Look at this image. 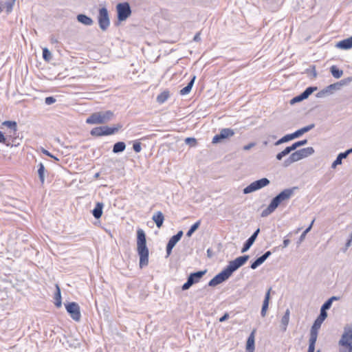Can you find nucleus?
Segmentation results:
<instances>
[{
    "instance_id": "obj_1",
    "label": "nucleus",
    "mask_w": 352,
    "mask_h": 352,
    "mask_svg": "<svg viewBox=\"0 0 352 352\" xmlns=\"http://www.w3.org/2000/svg\"><path fill=\"white\" fill-rule=\"evenodd\" d=\"M249 255H243L236 258L228 263V265L219 274L215 275L208 283L210 287H215L228 280L232 274L243 266L249 259Z\"/></svg>"
},
{
    "instance_id": "obj_2",
    "label": "nucleus",
    "mask_w": 352,
    "mask_h": 352,
    "mask_svg": "<svg viewBox=\"0 0 352 352\" xmlns=\"http://www.w3.org/2000/svg\"><path fill=\"white\" fill-rule=\"evenodd\" d=\"M298 189L297 186L291 188H285L279 192L271 200L268 206L262 211L261 216L266 217L275 211L281 202L288 200L294 195L296 190Z\"/></svg>"
},
{
    "instance_id": "obj_3",
    "label": "nucleus",
    "mask_w": 352,
    "mask_h": 352,
    "mask_svg": "<svg viewBox=\"0 0 352 352\" xmlns=\"http://www.w3.org/2000/svg\"><path fill=\"white\" fill-rule=\"evenodd\" d=\"M137 252L140 256V267L143 268L148 264L149 250L146 245V238L144 231L137 230Z\"/></svg>"
},
{
    "instance_id": "obj_4",
    "label": "nucleus",
    "mask_w": 352,
    "mask_h": 352,
    "mask_svg": "<svg viewBox=\"0 0 352 352\" xmlns=\"http://www.w3.org/2000/svg\"><path fill=\"white\" fill-rule=\"evenodd\" d=\"M114 118V113L108 110L105 111H98L91 113L86 120V123L89 124H105Z\"/></svg>"
},
{
    "instance_id": "obj_5",
    "label": "nucleus",
    "mask_w": 352,
    "mask_h": 352,
    "mask_svg": "<svg viewBox=\"0 0 352 352\" xmlns=\"http://www.w3.org/2000/svg\"><path fill=\"white\" fill-rule=\"evenodd\" d=\"M122 125L120 124H117L113 126H100L93 128L90 134L92 136L95 137H100L104 135H111L116 133L121 128Z\"/></svg>"
},
{
    "instance_id": "obj_6",
    "label": "nucleus",
    "mask_w": 352,
    "mask_h": 352,
    "mask_svg": "<svg viewBox=\"0 0 352 352\" xmlns=\"http://www.w3.org/2000/svg\"><path fill=\"white\" fill-rule=\"evenodd\" d=\"M116 11L117 18L120 22L126 20L131 14V8L128 2L118 3Z\"/></svg>"
},
{
    "instance_id": "obj_7",
    "label": "nucleus",
    "mask_w": 352,
    "mask_h": 352,
    "mask_svg": "<svg viewBox=\"0 0 352 352\" xmlns=\"http://www.w3.org/2000/svg\"><path fill=\"white\" fill-rule=\"evenodd\" d=\"M206 272L205 270L190 273L187 278V281L182 286V289L186 291L194 284L199 283Z\"/></svg>"
},
{
    "instance_id": "obj_8",
    "label": "nucleus",
    "mask_w": 352,
    "mask_h": 352,
    "mask_svg": "<svg viewBox=\"0 0 352 352\" xmlns=\"http://www.w3.org/2000/svg\"><path fill=\"white\" fill-rule=\"evenodd\" d=\"M270 183V181L267 178L263 177L251 183L243 190V192L244 194H249L267 186Z\"/></svg>"
},
{
    "instance_id": "obj_9",
    "label": "nucleus",
    "mask_w": 352,
    "mask_h": 352,
    "mask_svg": "<svg viewBox=\"0 0 352 352\" xmlns=\"http://www.w3.org/2000/svg\"><path fill=\"white\" fill-rule=\"evenodd\" d=\"M98 21L100 28L102 31H106L110 25V19L109 12L105 7L99 8Z\"/></svg>"
},
{
    "instance_id": "obj_10",
    "label": "nucleus",
    "mask_w": 352,
    "mask_h": 352,
    "mask_svg": "<svg viewBox=\"0 0 352 352\" xmlns=\"http://www.w3.org/2000/svg\"><path fill=\"white\" fill-rule=\"evenodd\" d=\"M338 344L341 346H352V325L346 324Z\"/></svg>"
},
{
    "instance_id": "obj_11",
    "label": "nucleus",
    "mask_w": 352,
    "mask_h": 352,
    "mask_svg": "<svg viewBox=\"0 0 352 352\" xmlns=\"http://www.w3.org/2000/svg\"><path fill=\"white\" fill-rule=\"evenodd\" d=\"M65 306L70 317L74 320L78 322L81 318L79 305L76 302H70L65 303Z\"/></svg>"
},
{
    "instance_id": "obj_12",
    "label": "nucleus",
    "mask_w": 352,
    "mask_h": 352,
    "mask_svg": "<svg viewBox=\"0 0 352 352\" xmlns=\"http://www.w3.org/2000/svg\"><path fill=\"white\" fill-rule=\"evenodd\" d=\"M234 135L233 129L230 128L222 129L219 133L213 137L212 143L218 144L221 142L223 140L229 138Z\"/></svg>"
},
{
    "instance_id": "obj_13",
    "label": "nucleus",
    "mask_w": 352,
    "mask_h": 352,
    "mask_svg": "<svg viewBox=\"0 0 352 352\" xmlns=\"http://www.w3.org/2000/svg\"><path fill=\"white\" fill-rule=\"evenodd\" d=\"M260 228H257L254 233L245 241L241 249V253L247 252L255 242L258 234Z\"/></svg>"
},
{
    "instance_id": "obj_14",
    "label": "nucleus",
    "mask_w": 352,
    "mask_h": 352,
    "mask_svg": "<svg viewBox=\"0 0 352 352\" xmlns=\"http://www.w3.org/2000/svg\"><path fill=\"white\" fill-rule=\"evenodd\" d=\"M255 333L256 329H254L248 336L246 342L245 349L254 351L255 349Z\"/></svg>"
},
{
    "instance_id": "obj_15",
    "label": "nucleus",
    "mask_w": 352,
    "mask_h": 352,
    "mask_svg": "<svg viewBox=\"0 0 352 352\" xmlns=\"http://www.w3.org/2000/svg\"><path fill=\"white\" fill-rule=\"evenodd\" d=\"M76 19L79 23L87 26L92 25L94 23L93 19L85 14H78Z\"/></svg>"
},
{
    "instance_id": "obj_16",
    "label": "nucleus",
    "mask_w": 352,
    "mask_h": 352,
    "mask_svg": "<svg viewBox=\"0 0 352 352\" xmlns=\"http://www.w3.org/2000/svg\"><path fill=\"white\" fill-rule=\"evenodd\" d=\"M327 316H328L327 314H324V313L320 311L319 316L315 320V321L311 328H312L314 329L318 330L320 328L322 323L327 318Z\"/></svg>"
},
{
    "instance_id": "obj_17",
    "label": "nucleus",
    "mask_w": 352,
    "mask_h": 352,
    "mask_svg": "<svg viewBox=\"0 0 352 352\" xmlns=\"http://www.w3.org/2000/svg\"><path fill=\"white\" fill-rule=\"evenodd\" d=\"M104 204L102 202H97L95 208L91 210V213L95 219H99L102 215Z\"/></svg>"
},
{
    "instance_id": "obj_18",
    "label": "nucleus",
    "mask_w": 352,
    "mask_h": 352,
    "mask_svg": "<svg viewBox=\"0 0 352 352\" xmlns=\"http://www.w3.org/2000/svg\"><path fill=\"white\" fill-rule=\"evenodd\" d=\"M336 46L342 50H349L352 48V36L340 41L337 43Z\"/></svg>"
},
{
    "instance_id": "obj_19",
    "label": "nucleus",
    "mask_w": 352,
    "mask_h": 352,
    "mask_svg": "<svg viewBox=\"0 0 352 352\" xmlns=\"http://www.w3.org/2000/svg\"><path fill=\"white\" fill-rule=\"evenodd\" d=\"M152 219L155 223L156 226L160 228L163 225L164 217L162 212L158 211L153 214Z\"/></svg>"
},
{
    "instance_id": "obj_20",
    "label": "nucleus",
    "mask_w": 352,
    "mask_h": 352,
    "mask_svg": "<svg viewBox=\"0 0 352 352\" xmlns=\"http://www.w3.org/2000/svg\"><path fill=\"white\" fill-rule=\"evenodd\" d=\"M349 153L345 151L344 152L340 153L336 159L333 161L331 164L332 168H336L338 165H340L342 163V160L348 157Z\"/></svg>"
},
{
    "instance_id": "obj_21",
    "label": "nucleus",
    "mask_w": 352,
    "mask_h": 352,
    "mask_svg": "<svg viewBox=\"0 0 352 352\" xmlns=\"http://www.w3.org/2000/svg\"><path fill=\"white\" fill-rule=\"evenodd\" d=\"M195 79H196V76H193L192 77V78L190 79V80L187 84V85L179 91V94L182 96L188 94L190 92L192 87L195 83Z\"/></svg>"
},
{
    "instance_id": "obj_22",
    "label": "nucleus",
    "mask_w": 352,
    "mask_h": 352,
    "mask_svg": "<svg viewBox=\"0 0 352 352\" xmlns=\"http://www.w3.org/2000/svg\"><path fill=\"white\" fill-rule=\"evenodd\" d=\"M54 305L56 307L59 308L62 305V298H61V292L60 288L58 285H56V292L54 293Z\"/></svg>"
},
{
    "instance_id": "obj_23",
    "label": "nucleus",
    "mask_w": 352,
    "mask_h": 352,
    "mask_svg": "<svg viewBox=\"0 0 352 352\" xmlns=\"http://www.w3.org/2000/svg\"><path fill=\"white\" fill-rule=\"evenodd\" d=\"M314 127H315V124L314 123L310 124L305 126L296 131L295 132H294V135H295L296 138H299L304 133L313 129Z\"/></svg>"
},
{
    "instance_id": "obj_24",
    "label": "nucleus",
    "mask_w": 352,
    "mask_h": 352,
    "mask_svg": "<svg viewBox=\"0 0 352 352\" xmlns=\"http://www.w3.org/2000/svg\"><path fill=\"white\" fill-rule=\"evenodd\" d=\"M289 315H290V311L289 309H287L285 312V314L282 317L281 321H280L282 329L283 331H285L287 329V325L289 324Z\"/></svg>"
},
{
    "instance_id": "obj_25",
    "label": "nucleus",
    "mask_w": 352,
    "mask_h": 352,
    "mask_svg": "<svg viewBox=\"0 0 352 352\" xmlns=\"http://www.w3.org/2000/svg\"><path fill=\"white\" fill-rule=\"evenodd\" d=\"M318 334V330L314 329L311 328L310 336H309V346H316Z\"/></svg>"
},
{
    "instance_id": "obj_26",
    "label": "nucleus",
    "mask_w": 352,
    "mask_h": 352,
    "mask_svg": "<svg viewBox=\"0 0 352 352\" xmlns=\"http://www.w3.org/2000/svg\"><path fill=\"white\" fill-rule=\"evenodd\" d=\"M2 126H6L10 129V131L14 133V135H15L16 132L17 131V123L16 121L6 120L2 122Z\"/></svg>"
},
{
    "instance_id": "obj_27",
    "label": "nucleus",
    "mask_w": 352,
    "mask_h": 352,
    "mask_svg": "<svg viewBox=\"0 0 352 352\" xmlns=\"http://www.w3.org/2000/svg\"><path fill=\"white\" fill-rule=\"evenodd\" d=\"M169 97L170 91L166 89L157 96L156 101L159 104H163L168 99Z\"/></svg>"
},
{
    "instance_id": "obj_28",
    "label": "nucleus",
    "mask_w": 352,
    "mask_h": 352,
    "mask_svg": "<svg viewBox=\"0 0 352 352\" xmlns=\"http://www.w3.org/2000/svg\"><path fill=\"white\" fill-rule=\"evenodd\" d=\"M126 148V144L124 142H117L113 144L112 152L113 153H120Z\"/></svg>"
},
{
    "instance_id": "obj_29",
    "label": "nucleus",
    "mask_w": 352,
    "mask_h": 352,
    "mask_svg": "<svg viewBox=\"0 0 352 352\" xmlns=\"http://www.w3.org/2000/svg\"><path fill=\"white\" fill-rule=\"evenodd\" d=\"M302 159L313 155L315 152L313 147H307L298 150Z\"/></svg>"
},
{
    "instance_id": "obj_30",
    "label": "nucleus",
    "mask_w": 352,
    "mask_h": 352,
    "mask_svg": "<svg viewBox=\"0 0 352 352\" xmlns=\"http://www.w3.org/2000/svg\"><path fill=\"white\" fill-rule=\"evenodd\" d=\"M38 177H39V179H40V182L42 184H44V182H45V166L43 165V164L42 162H40L38 164Z\"/></svg>"
},
{
    "instance_id": "obj_31",
    "label": "nucleus",
    "mask_w": 352,
    "mask_h": 352,
    "mask_svg": "<svg viewBox=\"0 0 352 352\" xmlns=\"http://www.w3.org/2000/svg\"><path fill=\"white\" fill-rule=\"evenodd\" d=\"M296 137L294 135V133H290V134H287L285 135H284L283 137H282L280 139H279L278 140H277L276 142H275V145H279L280 144H283V143H285V142H287L290 140H292L294 139H295Z\"/></svg>"
},
{
    "instance_id": "obj_32",
    "label": "nucleus",
    "mask_w": 352,
    "mask_h": 352,
    "mask_svg": "<svg viewBox=\"0 0 352 352\" xmlns=\"http://www.w3.org/2000/svg\"><path fill=\"white\" fill-rule=\"evenodd\" d=\"M330 72L336 78H340L343 74V71L338 68L336 65H332L330 67Z\"/></svg>"
},
{
    "instance_id": "obj_33",
    "label": "nucleus",
    "mask_w": 352,
    "mask_h": 352,
    "mask_svg": "<svg viewBox=\"0 0 352 352\" xmlns=\"http://www.w3.org/2000/svg\"><path fill=\"white\" fill-rule=\"evenodd\" d=\"M272 288H269L265 293L264 300L263 301V305L261 308H264V309L267 310L269 307V303L270 300V294H271Z\"/></svg>"
},
{
    "instance_id": "obj_34",
    "label": "nucleus",
    "mask_w": 352,
    "mask_h": 352,
    "mask_svg": "<svg viewBox=\"0 0 352 352\" xmlns=\"http://www.w3.org/2000/svg\"><path fill=\"white\" fill-rule=\"evenodd\" d=\"M266 260L264 258L263 256L258 257L254 261L252 262L250 265V268L252 270H256L258 266L262 265Z\"/></svg>"
},
{
    "instance_id": "obj_35",
    "label": "nucleus",
    "mask_w": 352,
    "mask_h": 352,
    "mask_svg": "<svg viewBox=\"0 0 352 352\" xmlns=\"http://www.w3.org/2000/svg\"><path fill=\"white\" fill-rule=\"evenodd\" d=\"M16 0H6L3 3V8H6V11L8 14L12 11L13 6L15 3Z\"/></svg>"
},
{
    "instance_id": "obj_36",
    "label": "nucleus",
    "mask_w": 352,
    "mask_h": 352,
    "mask_svg": "<svg viewBox=\"0 0 352 352\" xmlns=\"http://www.w3.org/2000/svg\"><path fill=\"white\" fill-rule=\"evenodd\" d=\"M200 224H201L200 220L197 221L194 224H192L190 226V229L186 232V236L188 237H190L192 236V234L199 228Z\"/></svg>"
},
{
    "instance_id": "obj_37",
    "label": "nucleus",
    "mask_w": 352,
    "mask_h": 352,
    "mask_svg": "<svg viewBox=\"0 0 352 352\" xmlns=\"http://www.w3.org/2000/svg\"><path fill=\"white\" fill-rule=\"evenodd\" d=\"M43 58L46 62H50L52 58V53L47 47L43 49Z\"/></svg>"
},
{
    "instance_id": "obj_38",
    "label": "nucleus",
    "mask_w": 352,
    "mask_h": 352,
    "mask_svg": "<svg viewBox=\"0 0 352 352\" xmlns=\"http://www.w3.org/2000/svg\"><path fill=\"white\" fill-rule=\"evenodd\" d=\"M314 220H313L311 221V223H310V225L308 226V228H307L301 234L299 239H298V243L300 244L302 241H303V240L305 239L307 234L311 230L312 226H313V224H314Z\"/></svg>"
},
{
    "instance_id": "obj_39",
    "label": "nucleus",
    "mask_w": 352,
    "mask_h": 352,
    "mask_svg": "<svg viewBox=\"0 0 352 352\" xmlns=\"http://www.w3.org/2000/svg\"><path fill=\"white\" fill-rule=\"evenodd\" d=\"M352 81V77H348L344 78L339 82H336V85H338V89H340L342 87L345 86L350 83Z\"/></svg>"
},
{
    "instance_id": "obj_40",
    "label": "nucleus",
    "mask_w": 352,
    "mask_h": 352,
    "mask_svg": "<svg viewBox=\"0 0 352 352\" xmlns=\"http://www.w3.org/2000/svg\"><path fill=\"white\" fill-rule=\"evenodd\" d=\"M332 302L328 299L327 300L320 308V311L322 313L327 314V311L331 308Z\"/></svg>"
},
{
    "instance_id": "obj_41",
    "label": "nucleus",
    "mask_w": 352,
    "mask_h": 352,
    "mask_svg": "<svg viewBox=\"0 0 352 352\" xmlns=\"http://www.w3.org/2000/svg\"><path fill=\"white\" fill-rule=\"evenodd\" d=\"M337 86L338 85H336V83L331 84L324 88L325 91L327 92L328 95H331L333 93L334 91L339 90V89H338Z\"/></svg>"
},
{
    "instance_id": "obj_42",
    "label": "nucleus",
    "mask_w": 352,
    "mask_h": 352,
    "mask_svg": "<svg viewBox=\"0 0 352 352\" xmlns=\"http://www.w3.org/2000/svg\"><path fill=\"white\" fill-rule=\"evenodd\" d=\"M307 142L308 141L307 139L297 141L292 144V147L294 148V150H296L297 148L307 144Z\"/></svg>"
},
{
    "instance_id": "obj_43",
    "label": "nucleus",
    "mask_w": 352,
    "mask_h": 352,
    "mask_svg": "<svg viewBox=\"0 0 352 352\" xmlns=\"http://www.w3.org/2000/svg\"><path fill=\"white\" fill-rule=\"evenodd\" d=\"M141 142H140L138 140H135L133 142V149L134 150V151L135 153H140L142 150V146H141Z\"/></svg>"
},
{
    "instance_id": "obj_44",
    "label": "nucleus",
    "mask_w": 352,
    "mask_h": 352,
    "mask_svg": "<svg viewBox=\"0 0 352 352\" xmlns=\"http://www.w3.org/2000/svg\"><path fill=\"white\" fill-rule=\"evenodd\" d=\"M289 156L291 157V158L293 160V162H294L302 160L298 150L292 153Z\"/></svg>"
},
{
    "instance_id": "obj_45",
    "label": "nucleus",
    "mask_w": 352,
    "mask_h": 352,
    "mask_svg": "<svg viewBox=\"0 0 352 352\" xmlns=\"http://www.w3.org/2000/svg\"><path fill=\"white\" fill-rule=\"evenodd\" d=\"M185 143L190 146H195L197 144V140L195 138H186Z\"/></svg>"
},
{
    "instance_id": "obj_46",
    "label": "nucleus",
    "mask_w": 352,
    "mask_h": 352,
    "mask_svg": "<svg viewBox=\"0 0 352 352\" xmlns=\"http://www.w3.org/2000/svg\"><path fill=\"white\" fill-rule=\"evenodd\" d=\"M317 90V87H308L303 91L307 98L314 91Z\"/></svg>"
},
{
    "instance_id": "obj_47",
    "label": "nucleus",
    "mask_w": 352,
    "mask_h": 352,
    "mask_svg": "<svg viewBox=\"0 0 352 352\" xmlns=\"http://www.w3.org/2000/svg\"><path fill=\"white\" fill-rule=\"evenodd\" d=\"M178 242L179 240L173 235L170 238L167 244H168L170 246L175 247Z\"/></svg>"
},
{
    "instance_id": "obj_48",
    "label": "nucleus",
    "mask_w": 352,
    "mask_h": 352,
    "mask_svg": "<svg viewBox=\"0 0 352 352\" xmlns=\"http://www.w3.org/2000/svg\"><path fill=\"white\" fill-rule=\"evenodd\" d=\"M56 101V98L53 96H48L45 98V102L47 105H51L55 103Z\"/></svg>"
},
{
    "instance_id": "obj_49",
    "label": "nucleus",
    "mask_w": 352,
    "mask_h": 352,
    "mask_svg": "<svg viewBox=\"0 0 352 352\" xmlns=\"http://www.w3.org/2000/svg\"><path fill=\"white\" fill-rule=\"evenodd\" d=\"M0 143L6 144L7 146L10 144V143H7V138L1 131H0Z\"/></svg>"
},
{
    "instance_id": "obj_50",
    "label": "nucleus",
    "mask_w": 352,
    "mask_h": 352,
    "mask_svg": "<svg viewBox=\"0 0 352 352\" xmlns=\"http://www.w3.org/2000/svg\"><path fill=\"white\" fill-rule=\"evenodd\" d=\"M295 151L294 148L292 147V144L291 146H287L283 151L281 152L283 153L284 156H286L289 155L292 151Z\"/></svg>"
},
{
    "instance_id": "obj_51",
    "label": "nucleus",
    "mask_w": 352,
    "mask_h": 352,
    "mask_svg": "<svg viewBox=\"0 0 352 352\" xmlns=\"http://www.w3.org/2000/svg\"><path fill=\"white\" fill-rule=\"evenodd\" d=\"M295 151L294 148L292 147V144L291 146H287L283 151L281 152L283 153L284 156H286L289 155L292 151Z\"/></svg>"
},
{
    "instance_id": "obj_52",
    "label": "nucleus",
    "mask_w": 352,
    "mask_h": 352,
    "mask_svg": "<svg viewBox=\"0 0 352 352\" xmlns=\"http://www.w3.org/2000/svg\"><path fill=\"white\" fill-rule=\"evenodd\" d=\"M42 152L43 154H45V155L50 157H52L53 159H54L56 161H59V159L58 157H56V156H54L53 154H52L51 153H50L47 150H45L44 148L42 149Z\"/></svg>"
},
{
    "instance_id": "obj_53",
    "label": "nucleus",
    "mask_w": 352,
    "mask_h": 352,
    "mask_svg": "<svg viewBox=\"0 0 352 352\" xmlns=\"http://www.w3.org/2000/svg\"><path fill=\"white\" fill-rule=\"evenodd\" d=\"M301 101H302V100H301L300 96L299 95H298V96H296L294 97V98L290 100V104H296V103H297V102H301Z\"/></svg>"
},
{
    "instance_id": "obj_54",
    "label": "nucleus",
    "mask_w": 352,
    "mask_h": 352,
    "mask_svg": "<svg viewBox=\"0 0 352 352\" xmlns=\"http://www.w3.org/2000/svg\"><path fill=\"white\" fill-rule=\"evenodd\" d=\"M326 96H329L327 94V92L325 91V89L324 88L323 89L320 90V91H318L317 94H316V97L317 98H323Z\"/></svg>"
},
{
    "instance_id": "obj_55",
    "label": "nucleus",
    "mask_w": 352,
    "mask_h": 352,
    "mask_svg": "<svg viewBox=\"0 0 352 352\" xmlns=\"http://www.w3.org/2000/svg\"><path fill=\"white\" fill-rule=\"evenodd\" d=\"M294 163V162H293V160L291 158V157L289 156L288 158H287L284 162H283V166L285 167H288L289 166H290L292 164Z\"/></svg>"
},
{
    "instance_id": "obj_56",
    "label": "nucleus",
    "mask_w": 352,
    "mask_h": 352,
    "mask_svg": "<svg viewBox=\"0 0 352 352\" xmlns=\"http://www.w3.org/2000/svg\"><path fill=\"white\" fill-rule=\"evenodd\" d=\"M229 314L226 312L221 318H219V321L220 322H225L229 318Z\"/></svg>"
},
{
    "instance_id": "obj_57",
    "label": "nucleus",
    "mask_w": 352,
    "mask_h": 352,
    "mask_svg": "<svg viewBox=\"0 0 352 352\" xmlns=\"http://www.w3.org/2000/svg\"><path fill=\"white\" fill-rule=\"evenodd\" d=\"M173 248L174 247L170 246L168 244H166V257L169 256L171 254Z\"/></svg>"
},
{
    "instance_id": "obj_58",
    "label": "nucleus",
    "mask_w": 352,
    "mask_h": 352,
    "mask_svg": "<svg viewBox=\"0 0 352 352\" xmlns=\"http://www.w3.org/2000/svg\"><path fill=\"white\" fill-rule=\"evenodd\" d=\"M255 145H256V144L254 142H250V144L245 145L243 146V149L244 151H248V150L251 149L252 148H253Z\"/></svg>"
},
{
    "instance_id": "obj_59",
    "label": "nucleus",
    "mask_w": 352,
    "mask_h": 352,
    "mask_svg": "<svg viewBox=\"0 0 352 352\" xmlns=\"http://www.w3.org/2000/svg\"><path fill=\"white\" fill-rule=\"evenodd\" d=\"M290 243V240L289 239H285L283 240V245L282 247L283 248L287 247L289 245V244Z\"/></svg>"
},
{
    "instance_id": "obj_60",
    "label": "nucleus",
    "mask_w": 352,
    "mask_h": 352,
    "mask_svg": "<svg viewBox=\"0 0 352 352\" xmlns=\"http://www.w3.org/2000/svg\"><path fill=\"white\" fill-rule=\"evenodd\" d=\"M183 234H184L183 231L182 230H179L174 236L179 241L181 239V238L182 237Z\"/></svg>"
},
{
    "instance_id": "obj_61",
    "label": "nucleus",
    "mask_w": 352,
    "mask_h": 352,
    "mask_svg": "<svg viewBox=\"0 0 352 352\" xmlns=\"http://www.w3.org/2000/svg\"><path fill=\"white\" fill-rule=\"evenodd\" d=\"M271 255H272V252L271 251H267L262 256L264 257V258L265 260H267V258H268Z\"/></svg>"
},
{
    "instance_id": "obj_62",
    "label": "nucleus",
    "mask_w": 352,
    "mask_h": 352,
    "mask_svg": "<svg viewBox=\"0 0 352 352\" xmlns=\"http://www.w3.org/2000/svg\"><path fill=\"white\" fill-rule=\"evenodd\" d=\"M285 156L283 155L282 152L277 153V155H276V160L279 161L281 160Z\"/></svg>"
},
{
    "instance_id": "obj_63",
    "label": "nucleus",
    "mask_w": 352,
    "mask_h": 352,
    "mask_svg": "<svg viewBox=\"0 0 352 352\" xmlns=\"http://www.w3.org/2000/svg\"><path fill=\"white\" fill-rule=\"evenodd\" d=\"M213 251L210 248H208L207 250V256L208 258H212L213 256Z\"/></svg>"
},
{
    "instance_id": "obj_64",
    "label": "nucleus",
    "mask_w": 352,
    "mask_h": 352,
    "mask_svg": "<svg viewBox=\"0 0 352 352\" xmlns=\"http://www.w3.org/2000/svg\"><path fill=\"white\" fill-rule=\"evenodd\" d=\"M200 40H201V38H200V33H199V32H198V33H197V34L195 35V36H194V38H193V41H197H197H199Z\"/></svg>"
}]
</instances>
